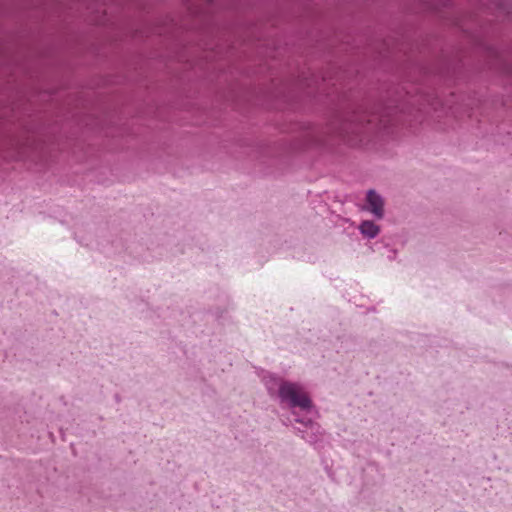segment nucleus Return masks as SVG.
<instances>
[{
    "instance_id": "7ed1b4c3",
    "label": "nucleus",
    "mask_w": 512,
    "mask_h": 512,
    "mask_svg": "<svg viewBox=\"0 0 512 512\" xmlns=\"http://www.w3.org/2000/svg\"><path fill=\"white\" fill-rule=\"evenodd\" d=\"M364 209L371 213L375 219H382L385 215L383 197L373 189L368 190Z\"/></svg>"
},
{
    "instance_id": "f03ea898",
    "label": "nucleus",
    "mask_w": 512,
    "mask_h": 512,
    "mask_svg": "<svg viewBox=\"0 0 512 512\" xmlns=\"http://www.w3.org/2000/svg\"><path fill=\"white\" fill-rule=\"evenodd\" d=\"M295 421L304 426L303 429H298V431L305 441L314 444L322 439L324 432L318 423H315L310 419L305 420L302 418H296Z\"/></svg>"
},
{
    "instance_id": "20e7f679",
    "label": "nucleus",
    "mask_w": 512,
    "mask_h": 512,
    "mask_svg": "<svg viewBox=\"0 0 512 512\" xmlns=\"http://www.w3.org/2000/svg\"><path fill=\"white\" fill-rule=\"evenodd\" d=\"M359 232L366 239H374L380 233V226L371 220H364L358 226Z\"/></svg>"
},
{
    "instance_id": "f257e3e1",
    "label": "nucleus",
    "mask_w": 512,
    "mask_h": 512,
    "mask_svg": "<svg viewBox=\"0 0 512 512\" xmlns=\"http://www.w3.org/2000/svg\"><path fill=\"white\" fill-rule=\"evenodd\" d=\"M261 380L269 396L278 399L281 404L305 412L312 410V400L301 383L285 380L270 372L263 373Z\"/></svg>"
},
{
    "instance_id": "39448f33",
    "label": "nucleus",
    "mask_w": 512,
    "mask_h": 512,
    "mask_svg": "<svg viewBox=\"0 0 512 512\" xmlns=\"http://www.w3.org/2000/svg\"><path fill=\"white\" fill-rule=\"evenodd\" d=\"M395 255H396V251L393 250L392 251V255L389 256V259H394L395 258Z\"/></svg>"
}]
</instances>
